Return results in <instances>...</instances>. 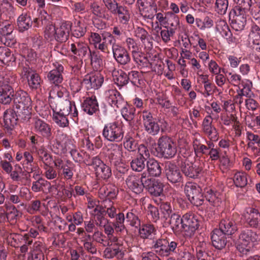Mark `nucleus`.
<instances>
[{
    "mask_svg": "<svg viewBox=\"0 0 260 260\" xmlns=\"http://www.w3.org/2000/svg\"><path fill=\"white\" fill-rule=\"evenodd\" d=\"M51 109L53 112V120L59 127L68 126L69 122L68 116L69 115L75 121L78 119V113L74 102L66 101L62 106L58 107L53 103Z\"/></svg>",
    "mask_w": 260,
    "mask_h": 260,
    "instance_id": "nucleus-1",
    "label": "nucleus"
},
{
    "mask_svg": "<svg viewBox=\"0 0 260 260\" xmlns=\"http://www.w3.org/2000/svg\"><path fill=\"white\" fill-rule=\"evenodd\" d=\"M12 97L18 116L24 120H28L31 114V100L28 93L20 90L13 94Z\"/></svg>",
    "mask_w": 260,
    "mask_h": 260,
    "instance_id": "nucleus-2",
    "label": "nucleus"
},
{
    "mask_svg": "<svg viewBox=\"0 0 260 260\" xmlns=\"http://www.w3.org/2000/svg\"><path fill=\"white\" fill-rule=\"evenodd\" d=\"M259 240L256 233L251 230H245L239 235L237 248L241 253L248 254L253 250Z\"/></svg>",
    "mask_w": 260,
    "mask_h": 260,
    "instance_id": "nucleus-3",
    "label": "nucleus"
},
{
    "mask_svg": "<svg viewBox=\"0 0 260 260\" xmlns=\"http://www.w3.org/2000/svg\"><path fill=\"white\" fill-rule=\"evenodd\" d=\"M71 30L70 22H62L59 26L51 24L47 26L45 36L50 41L55 40L58 42H64L67 40Z\"/></svg>",
    "mask_w": 260,
    "mask_h": 260,
    "instance_id": "nucleus-4",
    "label": "nucleus"
},
{
    "mask_svg": "<svg viewBox=\"0 0 260 260\" xmlns=\"http://www.w3.org/2000/svg\"><path fill=\"white\" fill-rule=\"evenodd\" d=\"M157 147L156 148L159 157L170 159L173 157L177 152L175 143L169 137L162 136L157 141Z\"/></svg>",
    "mask_w": 260,
    "mask_h": 260,
    "instance_id": "nucleus-5",
    "label": "nucleus"
},
{
    "mask_svg": "<svg viewBox=\"0 0 260 260\" xmlns=\"http://www.w3.org/2000/svg\"><path fill=\"white\" fill-rule=\"evenodd\" d=\"M89 43L94 47L103 53H108V45L114 41V36L110 32H106L102 34V36L96 32H91L88 38Z\"/></svg>",
    "mask_w": 260,
    "mask_h": 260,
    "instance_id": "nucleus-6",
    "label": "nucleus"
},
{
    "mask_svg": "<svg viewBox=\"0 0 260 260\" xmlns=\"http://www.w3.org/2000/svg\"><path fill=\"white\" fill-rule=\"evenodd\" d=\"M123 135L121 126L116 122L105 124L102 132L103 137L109 142H119L123 139Z\"/></svg>",
    "mask_w": 260,
    "mask_h": 260,
    "instance_id": "nucleus-7",
    "label": "nucleus"
},
{
    "mask_svg": "<svg viewBox=\"0 0 260 260\" xmlns=\"http://www.w3.org/2000/svg\"><path fill=\"white\" fill-rule=\"evenodd\" d=\"M125 182L130 190L136 194H139L143 191L145 184L147 185L150 181L147 173L144 172L141 174L140 178L135 175H129Z\"/></svg>",
    "mask_w": 260,
    "mask_h": 260,
    "instance_id": "nucleus-8",
    "label": "nucleus"
},
{
    "mask_svg": "<svg viewBox=\"0 0 260 260\" xmlns=\"http://www.w3.org/2000/svg\"><path fill=\"white\" fill-rule=\"evenodd\" d=\"M71 50L72 53L78 58L73 57L76 63L72 65L74 71H77L81 67L83 61L82 59L87 54L88 51H90L87 44L83 42H76L71 45Z\"/></svg>",
    "mask_w": 260,
    "mask_h": 260,
    "instance_id": "nucleus-9",
    "label": "nucleus"
},
{
    "mask_svg": "<svg viewBox=\"0 0 260 260\" xmlns=\"http://www.w3.org/2000/svg\"><path fill=\"white\" fill-rule=\"evenodd\" d=\"M52 128L50 124L39 117L32 118L31 129L37 135L47 140H49L52 137Z\"/></svg>",
    "mask_w": 260,
    "mask_h": 260,
    "instance_id": "nucleus-10",
    "label": "nucleus"
},
{
    "mask_svg": "<svg viewBox=\"0 0 260 260\" xmlns=\"http://www.w3.org/2000/svg\"><path fill=\"white\" fill-rule=\"evenodd\" d=\"M185 193L189 201L193 205L198 206L203 204V196L202 190L197 184L188 182L184 189Z\"/></svg>",
    "mask_w": 260,
    "mask_h": 260,
    "instance_id": "nucleus-11",
    "label": "nucleus"
},
{
    "mask_svg": "<svg viewBox=\"0 0 260 260\" xmlns=\"http://www.w3.org/2000/svg\"><path fill=\"white\" fill-rule=\"evenodd\" d=\"M12 246L20 247L21 252L25 253L28 250V246L31 245L33 241L28 238L27 234L21 235L17 234H11L8 238Z\"/></svg>",
    "mask_w": 260,
    "mask_h": 260,
    "instance_id": "nucleus-12",
    "label": "nucleus"
},
{
    "mask_svg": "<svg viewBox=\"0 0 260 260\" xmlns=\"http://www.w3.org/2000/svg\"><path fill=\"white\" fill-rule=\"evenodd\" d=\"M183 234L188 237H191L199 227L198 220L191 214H186L183 216Z\"/></svg>",
    "mask_w": 260,
    "mask_h": 260,
    "instance_id": "nucleus-13",
    "label": "nucleus"
},
{
    "mask_svg": "<svg viewBox=\"0 0 260 260\" xmlns=\"http://www.w3.org/2000/svg\"><path fill=\"white\" fill-rule=\"evenodd\" d=\"M143 123L145 131L150 135H157L160 130L159 124L155 121L150 112L144 111L142 113Z\"/></svg>",
    "mask_w": 260,
    "mask_h": 260,
    "instance_id": "nucleus-14",
    "label": "nucleus"
},
{
    "mask_svg": "<svg viewBox=\"0 0 260 260\" xmlns=\"http://www.w3.org/2000/svg\"><path fill=\"white\" fill-rule=\"evenodd\" d=\"M245 222L251 228L260 229V212L253 207H248L243 213Z\"/></svg>",
    "mask_w": 260,
    "mask_h": 260,
    "instance_id": "nucleus-15",
    "label": "nucleus"
},
{
    "mask_svg": "<svg viewBox=\"0 0 260 260\" xmlns=\"http://www.w3.org/2000/svg\"><path fill=\"white\" fill-rule=\"evenodd\" d=\"M104 76L99 72L91 73L86 75L82 83L87 89H98L102 85Z\"/></svg>",
    "mask_w": 260,
    "mask_h": 260,
    "instance_id": "nucleus-16",
    "label": "nucleus"
},
{
    "mask_svg": "<svg viewBox=\"0 0 260 260\" xmlns=\"http://www.w3.org/2000/svg\"><path fill=\"white\" fill-rule=\"evenodd\" d=\"M105 95L107 102L114 109L120 108L125 105L120 93L116 89H112L107 90Z\"/></svg>",
    "mask_w": 260,
    "mask_h": 260,
    "instance_id": "nucleus-17",
    "label": "nucleus"
},
{
    "mask_svg": "<svg viewBox=\"0 0 260 260\" xmlns=\"http://www.w3.org/2000/svg\"><path fill=\"white\" fill-rule=\"evenodd\" d=\"M181 168L184 175L191 178L198 177L202 171L201 168L197 164L192 163L186 158L182 160Z\"/></svg>",
    "mask_w": 260,
    "mask_h": 260,
    "instance_id": "nucleus-18",
    "label": "nucleus"
},
{
    "mask_svg": "<svg viewBox=\"0 0 260 260\" xmlns=\"http://www.w3.org/2000/svg\"><path fill=\"white\" fill-rule=\"evenodd\" d=\"M165 173L168 180L173 184L181 182L182 180L180 170L175 164L171 162L166 163Z\"/></svg>",
    "mask_w": 260,
    "mask_h": 260,
    "instance_id": "nucleus-19",
    "label": "nucleus"
},
{
    "mask_svg": "<svg viewBox=\"0 0 260 260\" xmlns=\"http://www.w3.org/2000/svg\"><path fill=\"white\" fill-rule=\"evenodd\" d=\"M63 89L61 90L60 87L57 85H55L52 90L49 92V98L50 100V107H52V104L54 103L57 107L62 106L64 102L70 101L67 99H62L64 95Z\"/></svg>",
    "mask_w": 260,
    "mask_h": 260,
    "instance_id": "nucleus-20",
    "label": "nucleus"
},
{
    "mask_svg": "<svg viewBox=\"0 0 260 260\" xmlns=\"http://www.w3.org/2000/svg\"><path fill=\"white\" fill-rule=\"evenodd\" d=\"M14 90L12 87L4 81H0V103L9 104L12 100Z\"/></svg>",
    "mask_w": 260,
    "mask_h": 260,
    "instance_id": "nucleus-21",
    "label": "nucleus"
},
{
    "mask_svg": "<svg viewBox=\"0 0 260 260\" xmlns=\"http://www.w3.org/2000/svg\"><path fill=\"white\" fill-rule=\"evenodd\" d=\"M110 64L111 66L108 69L109 71L112 72L115 83L119 87H122L127 84L129 80L128 75L121 70H115L113 63L111 62Z\"/></svg>",
    "mask_w": 260,
    "mask_h": 260,
    "instance_id": "nucleus-22",
    "label": "nucleus"
},
{
    "mask_svg": "<svg viewBox=\"0 0 260 260\" xmlns=\"http://www.w3.org/2000/svg\"><path fill=\"white\" fill-rule=\"evenodd\" d=\"M183 217L176 214H173L171 217L166 221H164V226H168L170 225L173 231L176 233H182L183 230Z\"/></svg>",
    "mask_w": 260,
    "mask_h": 260,
    "instance_id": "nucleus-23",
    "label": "nucleus"
},
{
    "mask_svg": "<svg viewBox=\"0 0 260 260\" xmlns=\"http://www.w3.org/2000/svg\"><path fill=\"white\" fill-rule=\"evenodd\" d=\"M212 118L211 115H207L202 122L204 132L212 141L217 140V133L215 127L212 125Z\"/></svg>",
    "mask_w": 260,
    "mask_h": 260,
    "instance_id": "nucleus-24",
    "label": "nucleus"
},
{
    "mask_svg": "<svg viewBox=\"0 0 260 260\" xmlns=\"http://www.w3.org/2000/svg\"><path fill=\"white\" fill-rule=\"evenodd\" d=\"M109 146L108 156L110 159L115 166L119 165L122 157V146L116 144H112Z\"/></svg>",
    "mask_w": 260,
    "mask_h": 260,
    "instance_id": "nucleus-25",
    "label": "nucleus"
},
{
    "mask_svg": "<svg viewBox=\"0 0 260 260\" xmlns=\"http://www.w3.org/2000/svg\"><path fill=\"white\" fill-rule=\"evenodd\" d=\"M215 30L225 39L229 43L233 42L232 34L224 20H218L216 22Z\"/></svg>",
    "mask_w": 260,
    "mask_h": 260,
    "instance_id": "nucleus-26",
    "label": "nucleus"
},
{
    "mask_svg": "<svg viewBox=\"0 0 260 260\" xmlns=\"http://www.w3.org/2000/svg\"><path fill=\"white\" fill-rule=\"evenodd\" d=\"M53 65L55 68L48 73L47 78L51 83L57 85L62 81L61 73L63 72V68L58 62L54 63Z\"/></svg>",
    "mask_w": 260,
    "mask_h": 260,
    "instance_id": "nucleus-27",
    "label": "nucleus"
},
{
    "mask_svg": "<svg viewBox=\"0 0 260 260\" xmlns=\"http://www.w3.org/2000/svg\"><path fill=\"white\" fill-rule=\"evenodd\" d=\"M225 235L219 229L214 230L211 234V240L213 246L218 249L224 248L226 244Z\"/></svg>",
    "mask_w": 260,
    "mask_h": 260,
    "instance_id": "nucleus-28",
    "label": "nucleus"
},
{
    "mask_svg": "<svg viewBox=\"0 0 260 260\" xmlns=\"http://www.w3.org/2000/svg\"><path fill=\"white\" fill-rule=\"evenodd\" d=\"M149 183L145 184V187L148 191L155 197L160 196L163 192L164 185L158 180L152 179L148 177Z\"/></svg>",
    "mask_w": 260,
    "mask_h": 260,
    "instance_id": "nucleus-29",
    "label": "nucleus"
},
{
    "mask_svg": "<svg viewBox=\"0 0 260 260\" xmlns=\"http://www.w3.org/2000/svg\"><path fill=\"white\" fill-rule=\"evenodd\" d=\"M24 76L27 78L28 83L31 88H38L41 83V78L39 75L35 71L31 70L29 67H25L23 69Z\"/></svg>",
    "mask_w": 260,
    "mask_h": 260,
    "instance_id": "nucleus-30",
    "label": "nucleus"
},
{
    "mask_svg": "<svg viewBox=\"0 0 260 260\" xmlns=\"http://www.w3.org/2000/svg\"><path fill=\"white\" fill-rule=\"evenodd\" d=\"M83 110L89 115L95 113L99 109V105L95 96L87 97L82 104Z\"/></svg>",
    "mask_w": 260,
    "mask_h": 260,
    "instance_id": "nucleus-31",
    "label": "nucleus"
},
{
    "mask_svg": "<svg viewBox=\"0 0 260 260\" xmlns=\"http://www.w3.org/2000/svg\"><path fill=\"white\" fill-rule=\"evenodd\" d=\"M219 229L223 233L231 235L234 234L237 230L235 221L231 217H226L222 220L219 224Z\"/></svg>",
    "mask_w": 260,
    "mask_h": 260,
    "instance_id": "nucleus-32",
    "label": "nucleus"
},
{
    "mask_svg": "<svg viewBox=\"0 0 260 260\" xmlns=\"http://www.w3.org/2000/svg\"><path fill=\"white\" fill-rule=\"evenodd\" d=\"M237 12H235L236 15L232 23V28L236 31L243 30L245 26L246 18L244 14V11L240 9H237Z\"/></svg>",
    "mask_w": 260,
    "mask_h": 260,
    "instance_id": "nucleus-33",
    "label": "nucleus"
},
{
    "mask_svg": "<svg viewBox=\"0 0 260 260\" xmlns=\"http://www.w3.org/2000/svg\"><path fill=\"white\" fill-rule=\"evenodd\" d=\"M146 172L149 175L153 177H158L161 173V167L160 163L154 158H149L146 162Z\"/></svg>",
    "mask_w": 260,
    "mask_h": 260,
    "instance_id": "nucleus-34",
    "label": "nucleus"
},
{
    "mask_svg": "<svg viewBox=\"0 0 260 260\" xmlns=\"http://www.w3.org/2000/svg\"><path fill=\"white\" fill-rule=\"evenodd\" d=\"M205 197L206 199L215 207H218L223 205V196L219 192L209 189L207 191Z\"/></svg>",
    "mask_w": 260,
    "mask_h": 260,
    "instance_id": "nucleus-35",
    "label": "nucleus"
},
{
    "mask_svg": "<svg viewBox=\"0 0 260 260\" xmlns=\"http://www.w3.org/2000/svg\"><path fill=\"white\" fill-rule=\"evenodd\" d=\"M90 64L92 69L97 71L102 70L104 67L102 55L98 51H90Z\"/></svg>",
    "mask_w": 260,
    "mask_h": 260,
    "instance_id": "nucleus-36",
    "label": "nucleus"
},
{
    "mask_svg": "<svg viewBox=\"0 0 260 260\" xmlns=\"http://www.w3.org/2000/svg\"><path fill=\"white\" fill-rule=\"evenodd\" d=\"M45 249L44 245L40 241L34 243L31 250V260H44V255L43 251Z\"/></svg>",
    "mask_w": 260,
    "mask_h": 260,
    "instance_id": "nucleus-37",
    "label": "nucleus"
},
{
    "mask_svg": "<svg viewBox=\"0 0 260 260\" xmlns=\"http://www.w3.org/2000/svg\"><path fill=\"white\" fill-rule=\"evenodd\" d=\"M24 160L22 166L25 171L28 173H32V171L38 170V166L33 164L34 157L32 154L28 151H25L23 153Z\"/></svg>",
    "mask_w": 260,
    "mask_h": 260,
    "instance_id": "nucleus-38",
    "label": "nucleus"
},
{
    "mask_svg": "<svg viewBox=\"0 0 260 260\" xmlns=\"http://www.w3.org/2000/svg\"><path fill=\"white\" fill-rule=\"evenodd\" d=\"M18 57L14 56L10 49L6 47H0V61L9 66L15 61Z\"/></svg>",
    "mask_w": 260,
    "mask_h": 260,
    "instance_id": "nucleus-39",
    "label": "nucleus"
},
{
    "mask_svg": "<svg viewBox=\"0 0 260 260\" xmlns=\"http://www.w3.org/2000/svg\"><path fill=\"white\" fill-rule=\"evenodd\" d=\"M50 104H46L44 101L40 100L36 101L35 109L38 114L43 118H47L51 115Z\"/></svg>",
    "mask_w": 260,
    "mask_h": 260,
    "instance_id": "nucleus-40",
    "label": "nucleus"
},
{
    "mask_svg": "<svg viewBox=\"0 0 260 260\" xmlns=\"http://www.w3.org/2000/svg\"><path fill=\"white\" fill-rule=\"evenodd\" d=\"M132 57L134 61L139 68L142 69L148 67L150 65L147 57L140 50L133 52Z\"/></svg>",
    "mask_w": 260,
    "mask_h": 260,
    "instance_id": "nucleus-41",
    "label": "nucleus"
},
{
    "mask_svg": "<svg viewBox=\"0 0 260 260\" xmlns=\"http://www.w3.org/2000/svg\"><path fill=\"white\" fill-rule=\"evenodd\" d=\"M139 11L141 16L143 19L149 22V21H152L155 17V14L157 12V9L155 6H150L145 8H141Z\"/></svg>",
    "mask_w": 260,
    "mask_h": 260,
    "instance_id": "nucleus-42",
    "label": "nucleus"
},
{
    "mask_svg": "<svg viewBox=\"0 0 260 260\" xmlns=\"http://www.w3.org/2000/svg\"><path fill=\"white\" fill-rule=\"evenodd\" d=\"M156 229L153 224L150 223L143 224L140 226L139 234L143 239L151 238L155 234Z\"/></svg>",
    "mask_w": 260,
    "mask_h": 260,
    "instance_id": "nucleus-43",
    "label": "nucleus"
},
{
    "mask_svg": "<svg viewBox=\"0 0 260 260\" xmlns=\"http://www.w3.org/2000/svg\"><path fill=\"white\" fill-rule=\"evenodd\" d=\"M32 21L26 14H22L17 19V25L20 31L23 32L31 27Z\"/></svg>",
    "mask_w": 260,
    "mask_h": 260,
    "instance_id": "nucleus-44",
    "label": "nucleus"
},
{
    "mask_svg": "<svg viewBox=\"0 0 260 260\" xmlns=\"http://www.w3.org/2000/svg\"><path fill=\"white\" fill-rule=\"evenodd\" d=\"M4 125L8 129H12L17 124V119L11 110H6L3 114Z\"/></svg>",
    "mask_w": 260,
    "mask_h": 260,
    "instance_id": "nucleus-45",
    "label": "nucleus"
},
{
    "mask_svg": "<svg viewBox=\"0 0 260 260\" xmlns=\"http://www.w3.org/2000/svg\"><path fill=\"white\" fill-rule=\"evenodd\" d=\"M39 159L45 167H49L52 163L53 158L44 147H41L37 151Z\"/></svg>",
    "mask_w": 260,
    "mask_h": 260,
    "instance_id": "nucleus-46",
    "label": "nucleus"
},
{
    "mask_svg": "<svg viewBox=\"0 0 260 260\" xmlns=\"http://www.w3.org/2000/svg\"><path fill=\"white\" fill-rule=\"evenodd\" d=\"M168 241L164 239H159L153 241L152 247L159 255L167 256Z\"/></svg>",
    "mask_w": 260,
    "mask_h": 260,
    "instance_id": "nucleus-47",
    "label": "nucleus"
},
{
    "mask_svg": "<svg viewBox=\"0 0 260 260\" xmlns=\"http://www.w3.org/2000/svg\"><path fill=\"white\" fill-rule=\"evenodd\" d=\"M240 84L239 89L237 90V92L240 93L246 97L251 96L253 94L251 91L252 83L251 81L248 79H244L242 80Z\"/></svg>",
    "mask_w": 260,
    "mask_h": 260,
    "instance_id": "nucleus-48",
    "label": "nucleus"
},
{
    "mask_svg": "<svg viewBox=\"0 0 260 260\" xmlns=\"http://www.w3.org/2000/svg\"><path fill=\"white\" fill-rule=\"evenodd\" d=\"M113 14H118V19L120 23L125 24L128 23L130 19V14L126 7L122 6H118L115 13Z\"/></svg>",
    "mask_w": 260,
    "mask_h": 260,
    "instance_id": "nucleus-49",
    "label": "nucleus"
},
{
    "mask_svg": "<svg viewBox=\"0 0 260 260\" xmlns=\"http://www.w3.org/2000/svg\"><path fill=\"white\" fill-rule=\"evenodd\" d=\"M5 208L8 211L6 212L7 221L11 224L15 223L19 216V211L13 205L8 206L6 204Z\"/></svg>",
    "mask_w": 260,
    "mask_h": 260,
    "instance_id": "nucleus-50",
    "label": "nucleus"
},
{
    "mask_svg": "<svg viewBox=\"0 0 260 260\" xmlns=\"http://www.w3.org/2000/svg\"><path fill=\"white\" fill-rule=\"evenodd\" d=\"M48 140L49 147L54 153L61 154L66 152V146H63L62 142L61 143L58 139H52V138Z\"/></svg>",
    "mask_w": 260,
    "mask_h": 260,
    "instance_id": "nucleus-51",
    "label": "nucleus"
},
{
    "mask_svg": "<svg viewBox=\"0 0 260 260\" xmlns=\"http://www.w3.org/2000/svg\"><path fill=\"white\" fill-rule=\"evenodd\" d=\"M135 36L140 39L144 45L148 44L150 46H152V42L149 41L150 36L148 32L144 28L140 27L136 28Z\"/></svg>",
    "mask_w": 260,
    "mask_h": 260,
    "instance_id": "nucleus-52",
    "label": "nucleus"
},
{
    "mask_svg": "<svg viewBox=\"0 0 260 260\" xmlns=\"http://www.w3.org/2000/svg\"><path fill=\"white\" fill-rule=\"evenodd\" d=\"M123 252L119 247L116 248L107 247L104 251V255L106 258H112L116 257L118 259H121L123 257Z\"/></svg>",
    "mask_w": 260,
    "mask_h": 260,
    "instance_id": "nucleus-53",
    "label": "nucleus"
},
{
    "mask_svg": "<svg viewBox=\"0 0 260 260\" xmlns=\"http://www.w3.org/2000/svg\"><path fill=\"white\" fill-rule=\"evenodd\" d=\"M21 48L22 50L20 53V55H21L22 57L25 58L27 61L30 62H34L36 60L37 55L32 49L28 48L24 45H22Z\"/></svg>",
    "mask_w": 260,
    "mask_h": 260,
    "instance_id": "nucleus-54",
    "label": "nucleus"
},
{
    "mask_svg": "<svg viewBox=\"0 0 260 260\" xmlns=\"http://www.w3.org/2000/svg\"><path fill=\"white\" fill-rule=\"evenodd\" d=\"M73 35L76 38H80L84 36L86 32V27L83 23L79 20H76L74 25L71 26Z\"/></svg>",
    "mask_w": 260,
    "mask_h": 260,
    "instance_id": "nucleus-55",
    "label": "nucleus"
},
{
    "mask_svg": "<svg viewBox=\"0 0 260 260\" xmlns=\"http://www.w3.org/2000/svg\"><path fill=\"white\" fill-rule=\"evenodd\" d=\"M233 180L237 187H243L247 184V175L243 172H237L235 174Z\"/></svg>",
    "mask_w": 260,
    "mask_h": 260,
    "instance_id": "nucleus-56",
    "label": "nucleus"
},
{
    "mask_svg": "<svg viewBox=\"0 0 260 260\" xmlns=\"http://www.w3.org/2000/svg\"><path fill=\"white\" fill-rule=\"evenodd\" d=\"M136 211L134 209L127 212L126 214V219L131 226L138 228L140 226V220L136 214Z\"/></svg>",
    "mask_w": 260,
    "mask_h": 260,
    "instance_id": "nucleus-57",
    "label": "nucleus"
},
{
    "mask_svg": "<svg viewBox=\"0 0 260 260\" xmlns=\"http://www.w3.org/2000/svg\"><path fill=\"white\" fill-rule=\"evenodd\" d=\"M87 207L89 213L93 216H96V215L101 213V207L100 206L99 202L95 200L88 199Z\"/></svg>",
    "mask_w": 260,
    "mask_h": 260,
    "instance_id": "nucleus-58",
    "label": "nucleus"
},
{
    "mask_svg": "<svg viewBox=\"0 0 260 260\" xmlns=\"http://www.w3.org/2000/svg\"><path fill=\"white\" fill-rule=\"evenodd\" d=\"M96 175L99 178L104 179L109 178L111 175V171L110 167L105 164L101 166L95 172Z\"/></svg>",
    "mask_w": 260,
    "mask_h": 260,
    "instance_id": "nucleus-59",
    "label": "nucleus"
},
{
    "mask_svg": "<svg viewBox=\"0 0 260 260\" xmlns=\"http://www.w3.org/2000/svg\"><path fill=\"white\" fill-rule=\"evenodd\" d=\"M145 160L137 157L131 162L132 170L136 172H141L145 167Z\"/></svg>",
    "mask_w": 260,
    "mask_h": 260,
    "instance_id": "nucleus-60",
    "label": "nucleus"
},
{
    "mask_svg": "<svg viewBox=\"0 0 260 260\" xmlns=\"http://www.w3.org/2000/svg\"><path fill=\"white\" fill-rule=\"evenodd\" d=\"M121 113L122 117L127 121H130L134 118L135 109L129 106H122Z\"/></svg>",
    "mask_w": 260,
    "mask_h": 260,
    "instance_id": "nucleus-61",
    "label": "nucleus"
},
{
    "mask_svg": "<svg viewBox=\"0 0 260 260\" xmlns=\"http://www.w3.org/2000/svg\"><path fill=\"white\" fill-rule=\"evenodd\" d=\"M106 236L98 230L95 231L92 235V239L94 241L100 243L103 246H109V242L106 239Z\"/></svg>",
    "mask_w": 260,
    "mask_h": 260,
    "instance_id": "nucleus-62",
    "label": "nucleus"
},
{
    "mask_svg": "<svg viewBox=\"0 0 260 260\" xmlns=\"http://www.w3.org/2000/svg\"><path fill=\"white\" fill-rule=\"evenodd\" d=\"M102 206L107 209V213L108 216L113 218L115 217L116 213V208L113 206V202L109 200H103L102 201Z\"/></svg>",
    "mask_w": 260,
    "mask_h": 260,
    "instance_id": "nucleus-63",
    "label": "nucleus"
},
{
    "mask_svg": "<svg viewBox=\"0 0 260 260\" xmlns=\"http://www.w3.org/2000/svg\"><path fill=\"white\" fill-rule=\"evenodd\" d=\"M260 39V28L255 24H252L249 34L250 42H253Z\"/></svg>",
    "mask_w": 260,
    "mask_h": 260,
    "instance_id": "nucleus-64",
    "label": "nucleus"
}]
</instances>
